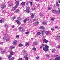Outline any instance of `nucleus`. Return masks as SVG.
Here are the masks:
<instances>
[{
	"instance_id": "19",
	"label": "nucleus",
	"mask_w": 60,
	"mask_h": 60,
	"mask_svg": "<svg viewBox=\"0 0 60 60\" xmlns=\"http://www.w3.org/2000/svg\"><path fill=\"white\" fill-rule=\"evenodd\" d=\"M45 34H49V31H46L45 32Z\"/></svg>"
},
{
	"instance_id": "16",
	"label": "nucleus",
	"mask_w": 60,
	"mask_h": 60,
	"mask_svg": "<svg viewBox=\"0 0 60 60\" xmlns=\"http://www.w3.org/2000/svg\"><path fill=\"white\" fill-rule=\"evenodd\" d=\"M31 15L32 17V18H34V14L32 13L31 14Z\"/></svg>"
},
{
	"instance_id": "35",
	"label": "nucleus",
	"mask_w": 60,
	"mask_h": 60,
	"mask_svg": "<svg viewBox=\"0 0 60 60\" xmlns=\"http://www.w3.org/2000/svg\"><path fill=\"white\" fill-rule=\"evenodd\" d=\"M25 31V30L22 29L20 31L21 32H24V31Z\"/></svg>"
},
{
	"instance_id": "63",
	"label": "nucleus",
	"mask_w": 60,
	"mask_h": 60,
	"mask_svg": "<svg viewBox=\"0 0 60 60\" xmlns=\"http://www.w3.org/2000/svg\"><path fill=\"white\" fill-rule=\"evenodd\" d=\"M56 56H55V55H53V57H55Z\"/></svg>"
},
{
	"instance_id": "60",
	"label": "nucleus",
	"mask_w": 60,
	"mask_h": 60,
	"mask_svg": "<svg viewBox=\"0 0 60 60\" xmlns=\"http://www.w3.org/2000/svg\"><path fill=\"white\" fill-rule=\"evenodd\" d=\"M34 10H35L36 9V7H35L34 8Z\"/></svg>"
},
{
	"instance_id": "44",
	"label": "nucleus",
	"mask_w": 60,
	"mask_h": 60,
	"mask_svg": "<svg viewBox=\"0 0 60 60\" xmlns=\"http://www.w3.org/2000/svg\"><path fill=\"white\" fill-rule=\"evenodd\" d=\"M42 24L43 25H45V22H43L42 23Z\"/></svg>"
},
{
	"instance_id": "51",
	"label": "nucleus",
	"mask_w": 60,
	"mask_h": 60,
	"mask_svg": "<svg viewBox=\"0 0 60 60\" xmlns=\"http://www.w3.org/2000/svg\"><path fill=\"white\" fill-rule=\"evenodd\" d=\"M23 51H24L23 52L24 53H26V51L25 50H23Z\"/></svg>"
},
{
	"instance_id": "12",
	"label": "nucleus",
	"mask_w": 60,
	"mask_h": 60,
	"mask_svg": "<svg viewBox=\"0 0 60 60\" xmlns=\"http://www.w3.org/2000/svg\"><path fill=\"white\" fill-rule=\"evenodd\" d=\"M42 28L43 29H44V28H45V27H44V26H40V29H42Z\"/></svg>"
},
{
	"instance_id": "25",
	"label": "nucleus",
	"mask_w": 60,
	"mask_h": 60,
	"mask_svg": "<svg viewBox=\"0 0 60 60\" xmlns=\"http://www.w3.org/2000/svg\"><path fill=\"white\" fill-rule=\"evenodd\" d=\"M54 20H55V18H53L51 19V21H54Z\"/></svg>"
},
{
	"instance_id": "61",
	"label": "nucleus",
	"mask_w": 60,
	"mask_h": 60,
	"mask_svg": "<svg viewBox=\"0 0 60 60\" xmlns=\"http://www.w3.org/2000/svg\"><path fill=\"white\" fill-rule=\"evenodd\" d=\"M51 30H54V29H53V28H51Z\"/></svg>"
},
{
	"instance_id": "1",
	"label": "nucleus",
	"mask_w": 60,
	"mask_h": 60,
	"mask_svg": "<svg viewBox=\"0 0 60 60\" xmlns=\"http://www.w3.org/2000/svg\"><path fill=\"white\" fill-rule=\"evenodd\" d=\"M45 47H44L43 49L45 51H49V47L47 45H45Z\"/></svg>"
},
{
	"instance_id": "56",
	"label": "nucleus",
	"mask_w": 60,
	"mask_h": 60,
	"mask_svg": "<svg viewBox=\"0 0 60 60\" xmlns=\"http://www.w3.org/2000/svg\"><path fill=\"white\" fill-rule=\"evenodd\" d=\"M47 57H49V55H47Z\"/></svg>"
},
{
	"instance_id": "21",
	"label": "nucleus",
	"mask_w": 60,
	"mask_h": 60,
	"mask_svg": "<svg viewBox=\"0 0 60 60\" xmlns=\"http://www.w3.org/2000/svg\"><path fill=\"white\" fill-rule=\"evenodd\" d=\"M15 21L17 22L18 24H19V21L18 20H16Z\"/></svg>"
},
{
	"instance_id": "13",
	"label": "nucleus",
	"mask_w": 60,
	"mask_h": 60,
	"mask_svg": "<svg viewBox=\"0 0 60 60\" xmlns=\"http://www.w3.org/2000/svg\"><path fill=\"white\" fill-rule=\"evenodd\" d=\"M57 39H60V35H58L57 37Z\"/></svg>"
},
{
	"instance_id": "49",
	"label": "nucleus",
	"mask_w": 60,
	"mask_h": 60,
	"mask_svg": "<svg viewBox=\"0 0 60 60\" xmlns=\"http://www.w3.org/2000/svg\"><path fill=\"white\" fill-rule=\"evenodd\" d=\"M57 48H58V49H60V46H58V47H57Z\"/></svg>"
},
{
	"instance_id": "22",
	"label": "nucleus",
	"mask_w": 60,
	"mask_h": 60,
	"mask_svg": "<svg viewBox=\"0 0 60 60\" xmlns=\"http://www.w3.org/2000/svg\"><path fill=\"white\" fill-rule=\"evenodd\" d=\"M23 46V45L21 44H20L19 45V47H22Z\"/></svg>"
},
{
	"instance_id": "7",
	"label": "nucleus",
	"mask_w": 60,
	"mask_h": 60,
	"mask_svg": "<svg viewBox=\"0 0 60 60\" xmlns=\"http://www.w3.org/2000/svg\"><path fill=\"white\" fill-rule=\"evenodd\" d=\"M5 7H6V6L4 4L2 5L1 7V9H4V8H5Z\"/></svg>"
},
{
	"instance_id": "27",
	"label": "nucleus",
	"mask_w": 60,
	"mask_h": 60,
	"mask_svg": "<svg viewBox=\"0 0 60 60\" xmlns=\"http://www.w3.org/2000/svg\"><path fill=\"white\" fill-rule=\"evenodd\" d=\"M33 50H36V49L35 48H33L32 49Z\"/></svg>"
},
{
	"instance_id": "33",
	"label": "nucleus",
	"mask_w": 60,
	"mask_h": 60,
	"mask_svg": "<svg viewBox=\"0 0 60 60\" xmlns=\"http://www.w3.org/2000/svg\"><path fill=\"white\" fill-rule=\"evenodd\" d=\"M26 21H27V20H26V19H25L24 21V23H26Z\"/></svg>"
},
{
	"instance_id": "57",
	"label": "nucleus",
	"mask_w": 60,
	"mask_h": 60,
	"mask_svg": "<svg viewBox=\"0 0 60 60\" xmlns=\"http://www.w3.org/2000/svg\"><path fill=\"white\" fill-rule=\"evenodd\" d=\"M11 11H14V10L12 9L11 10Z\"/></svg>"
},
{
	"instance_id": "50",
	"label": "nucleus",
	"mask_w": 60,
	"mask_h": 60,
	"mask_svg": "<svg viewBox=\"0 0 60 60\" xmlns=\"http://www.w3.org/2000/svg\"><path fill=\"white\" fill-rule=\"evenodd\" d=\"M19 29H22V27H19Z\"/></svg>"
},
{
	"instance_id": "39",
	"label": "nucleus",
	"mask_w": 60,
	"mask_h": 60,
	"mask_svg": "<svg viewBox=\"0 0 60 60\" xmlns=\"http://www.w3.org/2000/svg\"><path fill=\"white\" fill-rule=\"evenodd\" d=\"M19 35H17L16 36V38H19Z\"/></svg>"
},
{
	"instance_id": "6",
	"label": "nucleus",
	"mask_w": 60,
	"mask_h": 60,
	"mask_svg": "<svg viewBox=\"0 0 60 60\" xmlns=\"http://www.w3.org/2000/svg\"><path fill=\"white\" fill-rule=\"evenodd\" d=\"M55 60H60V57L59 56H58L57 57L55 58Z\"/></svg>"
},
{
	"instance_id": "8",
	"label": "nucleus",
	"mask_w": 60,
	"mask_h": 60,
	"mask_svg": "<svg viewBox=\"0 0 60 60\" xmlns=\"http://www.w3.org/2000/svg\"><path fill=\"white\" fill-rule=\"evenodd\" d=\"M15 3L16 4V5L17 6L19 5V2L18 1H17L15 2Z\"/></svg>"
},
{
	"instance_id": "64",
	"label": "nucleus",
	"mask_w": 60,
	"mask_h": 60,
	"mask_svg": "<svg viewBox=\"0 0 60 60\" xmlns=\"http://www.w3.org/2000/svg\"><path fill=\"white\" fill-rule=\"evenodd\" d=\"M58 2L59 3H60V0H59Z\"/></svg>"
},
{
	"instance_id": "36",
	"label": "nucleus",
	"mask_w": 60,
	"mask_h": 60,
	"mask_svg": "<svg viewBox=\"0 0 60 60\" xmlns=\"http://www.w3.org/2000/svg\"><path fill=\"white\" fill-rule=\"evenodd\" d=\"M14 60V57H12L9 60Z\"/></svg>"
},
{
	"instance_id": "34",
	"label": "nucleus",
	"mask_w": 60,
	"mask_h": 60,
	"mask_svg": "<svg viewBox=\"0 0 60 60\" xmlns=\"http://www.w3.org/2000/svg\"><path fill=\"white\" fill-rule=\"evenodd\" d=\"M51 7H50L49 8H48V10H51Z\"/></svg>"
},
{
	"instance_id": "55",
	"label": "nucleus",
	"mask_w": 60,
	"mask_h": 60,
	"mask_svg": "<svg viewBox=\"0 0 60 60\" xmlns=\"http://www.w3.org/2000/svg\"><path fill=\"white\" fill-rule=\"evenodd\" d=\"M56 4H58V2H56Z\"/></svg>"
},
{
	"instance_id": "23",
	"label": "nucleus",
	"mask_w": 60,
	"mask_h": 60,
	"mask_svg": "<svg viewBox=\"0 0 60 60\" xmlns=\"http://www.w3.org/2000/svg\"><path fill=\"white\" fill-rule=\"evenodd\" d=\"M18 6L16 5L15 6V7H13V8L14 9H16L17 8V7H18Z\"/></svg>"
},
{
	"instance_id": "20",
	"label": "nucleus",
	"mask_w": 60,
	"mask_h": 60,
	"mask_svg": "<svg viewBox=\"0 0 60 60\" xmlns=\"http://www.w3.org/2000/svg\"><path fill=\"white\" fill-rule=\"evenodd\" d=\"M55 51H56V50L54 49L52 50V53H54Z\"/></svg>"
},
{
	"instance_id": "48",
	"label": "nucleus",
	"mask_w": 60,
	"mask_h": 60,
	"mask_svg": "<svg viewBox=\"0 0 60 60\" xmlns=\"http://www.w3.org/2000/svg\"><path fill=\"white\" fill-rule=\"evenodd\" d=\"M18 60H22V59L21 58H20Z\"/></svg>"
},
{
	"instance_id": "24",
	"label": "nucleus",
	"mask_w": 60,
	"mask_h": 60,
	"mask_svg": "<svg viewBox=\"0 0 60 60\" xmlns=\"http://www.w3.org/2000/svg\"><path fill=\"white\" fill-rule=\"evenodd\" d=\"M12 56H11L9 55L8 56V58H9V59H10V58Z\"/></svg>"
},
{
	"instance_id": "45",
	"label": "nucleus",
	"mask_w": 60,
	"mask_h": 60,
	"mask_svg": "<svg viewBox=\"0 0 60 60\" xmlns=\"http://www.w3.org/2000/svg\"><path fill=\"white\" fill-rule=\"evenodd\" d=\"M56 12H57V13H60V12H59V11H56Z\"/></svg>"
},
{
	"instance_id": "26",
	"label": "nucleus",
	"mask_w": 60,
	"mask_h": 60,
	"mask_svg": "<svg viewBox=\"0 0 60 60\" xmlns=\"http://www.w3.org/2000/svg\"><path fill=\"white\" fill-rule=\"evenodd\" d=\"M10 55H13L14 54V53H13V52H10Z\"/></svg>"
},
{
	"instance_id": "3",
	"label": "nucleus",
	"mask_w": 60,
	"mask_h": 60,
	"mask_svg": "<svg viewBox=\"0 0 60 60\" xmlns=\"http://www.w3.org/2000/svg\"><path fill=\"white\" fill-rule=\"evenodd\" d=\"M30 8L29 7H28L26 9V11L28 12V13H29L30 12V11H29V9Z\"/></svg>"
},
{
	"instance_id": "43",
	"label": "nucleus",
	"mask_w": 60,
	"mask_h": 60,
	"mask_svg": "<svg viewBox=\"0 0 60 60\" xmlns=\"http://www.w3.org/2000/svg\"><path fill=\"white\" fill-rule=\"evenodd\" d=\"M34 44L35 45H37V42H35L34 43Z\"/></svg>"
},
{
	"instance_id": "15",
	"label": "nucleus",
	"mask_w": 60,
	"mask_h": 60,
	"mask_svg": "<svg viewBox=\"0 0 60 60\" xmlns=\"http://www.w3.org/2000/svg\"><path fill=\"white\" fill-rule=\"evenodd\" d=\"M14 48H15V46L12 45L11 46V49H14Z\"/></svg>"
},
{
	"instance_id": "41",
	"label": "nucleus",
	"mask_w": 60,
	"mask_h": 60,
	"mask_svg": "<svg viewBox=\"0 0 60 60\" xmlns=\"http://www.w3.org/2000/svg\"><path fill=\"white\" fill-rule=\"evenodd\" d=\"M19 10L17 9L16 11V12H19Z\"/></svg>"
},
{
	"instance_id": "59",
	"label": "nucleus",
	"mask_w": 60,
	"mask_h": 60,
	"mask_svg": "<svg viewBox=\"0 0 60 60\" xmlns=\"http://www.w3.org/2000/svg\"><path fill=\"white\" fill-rule=\"evenodd\" d=\"M12 5H13V4H11V5H9V6H12Z\"/></svg>"
},
{
	"instance_id": "9",
	"label": "nucleus",
	"mask_w": 60,
	"mask_h": 60,
	"mask_svg": "<svg viewBox=\"0 0 60 60\" xmlns=\"http://www.w3.org/2000/svg\"><path fill=\"white\" fill-rule=\"evenodd\" d=\"M17 40L15 41L13 43V44L14 45H16L17 44Z\"/></svg>"
},
{
	"instance_id": "32",
	"label": "nucleus",
	"mask_w": 60,
	"mask_h": 60,
	"mask_svg": "<svg viewBox=\"0 0 60 60\" xmlns=\"http://www.w3.org/2000/svg\"><path fill=\"white\" fill-rule=\"evenodd\" d=\"M6 37H4L3 38V39L4 40H5L6 39Z\"/></svg>"
},
{
	"instance_id": "46",
	"label": "nucleus",
	"mask_w": 60,
	"mask_h": 60,
	"mask_svg": "<svg viewBox=\"0 0 60 60\" xmlns=\"http://www.w3.org/2000/svg\"><path fill=\"white\" fill-rule=\"evenodd\" d=\"M4 52H5V51H2L1 53H4Z\"/></svg>"
},
{
	"instance_id": "54",
	"label": "nucleus",
	"mask_w": 60,
	"mask_h": 60,
	"mask_svg": "<svg viewBox=\"0 0 60 60\" xmlns=\"http://www.w3.org/2000/svg\"><path fill=\"white\" fill-rule=\"evenodd\" d=\"M9 41V39H7L6 40V41Z\"/></svg>"
},
{
	"instance_id": "4",
	"label": "nucleus",
	"mask_w": 60,
	"mask_h": 60,
	"mask_svg": "<svg viewBox=\"0 0 60 60\" xmlns=\"http://www.w3.org/2000/svg\"><path fill=\"white\" fill-rule=\"evenodd\" d=\"M43 42H45V43H47L48 42V41L46 39H44L43 41Z\"/></svg>"
},
{
	"instance_id": "62",
	"label": "nucleus",
	"mask_w": 60,
	"mask_h": 60,
	"mask_svg": "<svg viewBox=\"0 0 60 60\" xmlns=\"http://www.w3.org/2000/svg\"><path fill=\"white\" fill-rule=\"evenodd\" d=\"M5 35L7 36H8V34H5Z\"/></svg>"
},
{
	"instance_id": "58",
	"label": "nucleus",
	"mask_w": 60,
	"mask_h": 60,
	"mask_svg": "<svg viewBox=\"0 0 60 60\" xmlns=\"http://www.w3.org/2000/svg\"><path fill=\"white\" fill-rule=\"evenodd\" d=\"M55 27L56 28H58V27L57 26H56Z\"/></svg>"
},
{
	"instance_id": "11",
	"label": "nucleus",
	"mask_w": 60,
	"mask_h": 60,
	"mask_svg": "<svg viewBox=\"0 0 60 60\" xmlns=\"http://www.w3.org/2000/svg\"><path fill=\"white\" fill-rule=\"evenodd\" d=\"M17 19H19V20L22 19L20 17H19L17 18Z\"/></svg>"
},
{
	"instance_id": "53",
	"label": "nucleus",
	"mask_w": 60,
	"mask_h": 60,
	"mask_svg": "<svg viewBox=\"0 0 60 60\" xmlns=\"http://www.w3.org/2000/svg\"><path fill=\"white\" fill-rule=\"evenodd\" d=\"M39 58V57H36V59H38V58Z\"/></svg>"
},
{
	"instance_id": "38",
	"label": "nucleus",
	"mask_w": 60,
	"mask_h": 60,
	"mask_svg": "<svg viewBox=\"0 0 60 60\" xmlns=\"http://www.w3.org/2000/svg\"><path fill=\"white\" fill-rule=\"evenodd\" d=\"M26 20L27 21H28V20H29V18H26Z\"/></svg>"
},
{
	"instance_id": "40",
	"label": "nucleus",
	"mask_w": 60,
	"mask_h": 60,
	"mask_svg": "<svg viewBox=\"0 0 60 60\" xmlns=\"http://www.w3.org/2000/svg\"><path fill=\"white\" fill-rule=\"evenodd\" d=\"M56 5L57 7H59L60 6H59V4H56Z\"/></svg>"
},
{
	"instance_id": "37",
	"label": "nucleus",
	"mask_w": 60,
	"mask_h": 60,
	"mask_svg": "<svg viewBox=\"0 0 60 60\" xmlns=\"http://www.w3.org/2000/svg\"><path fill=\"white\" fill-rule=\"evenodd\" d=\"M56 10H52V12H56Z\"/></svg>"
},
{
	"instance_id": "5",
	"label": "nucleus",
	"mask_w": 60,
	"mask_h": 60,
	"mask_svg": "<svg viewBox=\"0 0 60 60\" xmlns=\"http://www.w3.org/2000/svg\"><path fill=\"white\" fill-rule=\"evenodd\" d=\"M4 19L2 18L1 20H0V23H4Z\"/></svg>"
},
{
	"instance_id": "14",
	"label": "nucleus",
	"mask_w": 60,
	"mask_h": 60,
	"mask_svg": "<svg viewBox=\"0 0 60 60\" xmlns=\"http://www.w3.org/2000/svg\"><path fill=\"white\" fill-rule=\"evenodd\" d=\"M44 33H45V30L43 31H42V32L41 33L42 35H43V34H44Z\"/></svg>"
},
{
	"instance_id": "2",
	"label": "nucleus",
	"mask_w": 60,
	"mask_h": 60,
	"mask_svg": "<svg viewBox=\"0 0 60 60\" xmlns=\"http://www.w3.org/2000/svg\"><path fill=\"white\" fill-rule=\"evenodd\" d=\"M27 56H28V54L27 53H26L25 56H24V58L25 59V60H28V58L27 57Z\"/></svg>"
},
{
	"instance_id": "31",
	"label": "nucleus",
	"mask_w": 60,
	"mask_h": 60,
	"mask_svg": "<svg viewBox=\"0 0 60 60\" xmlns=\"http://www.w3.org/2000/svg\"><path fill=\"white\" fill-rule=\"evenodd\" d=\"M39 15L40 17H43V15L42 14H39Z\"/></svg>"
},
{
	"instance_id": "10",
	"label": "nucleus",
	"mask_w": 60,
	"mask_h": 60,
	"mask_svg": "<svg viewBox=\"0 0 60 60\" xmlns=\"http://www.w3.org/2000/svg\"><path fill=\"white\" fill-rule=\"evenodd\" d=\"M21 5H22V6H25V2H22L21 3Z\"/></svg>"
},
{
	"instance_id": "28",
	"label": "nucleus",
	"mask_w": 60,
	"mask_h": 60,
	"mask_svg": "<svg viewBox=\"0 0 60 60\" xmlns=\"http://www.w3.org/2000/svg\"><path fill=\"white\" fill-rule=\"evenodd\" d=\"M35 24H36V25H38V24H39V22L37 21L35 22Z\"/></svg>"
},
{
	"instance_id": "18",
	"label": "nucleus",
	"mask_w": 60,
	"mask_h": 60,
	"mask_svg": "<svg viewBox=\"0 0 60 60\" xmlns=\"http://www.w3.org/2000/svg\"><path fill=\"white\" fill-rule=\"evenodd\" d=\"M41 34V32H38L37 34V35H40Z\"/></svg>"
},
{
	"instance_id": "52",
	"label": "nucleus",
	"mask_w": 60,
	"mask_h": 60,
	"mask_svg": "<svg viewBox=\"0 0 60 60\" xmlns=\"http://www.w3.org/2000/svg\"><path fill=\"white\" fill-rule=\"evenodd\" d=\"M42 47H44V45L43 44L42 45Z\"/></svg>"
},
{
	"instance_id": "30",
	"label": "nucleus",
	"mask_w": 60,
	"mask_h": 60,
	"mask_svg": "<svg viewBox=\"0 0 60 60\" xmlns=\"http://www.w3.org/2000/svg\"><path fill=\"white\" fill-rule=\"evenodd\" d=\"M16 18V17H14L12 18V19L14 20V19H15Z\"/></svg>"
},
{
	"instance_id": "42",
	"label": "nucleus",
	"mask_w": 60,
	"mask_h": 60,
	"mask_svg": "<svg viewBox=\"0 0 60 60\" xmlns=\"http://www.w3.org/2000/svg\"><path fill=\"white\" fill-rule=\"evenodd\" d=\"M29 32L28 31L26 33H25L26 34H28L29 33Z\"/></svg>"
},
{
	"instance_id": "29",
	"label": "nucleus",
	"mask_w": 60,
	"mask_h": 60,
	"mask_svg": "<svg viewBox=\"0 0 60 60\" xmlns=\"http://www.w3.org/2000/svg\"><path fill=\"white\" fill-rule=\"evenodd\" d=\"M7 26H8L7 24H5V26H4L6 28V27H8Z\"/></svg>"
},
{
	"instance_id": "47",
	"label": "nucleus",
	"mask_w": 60,
	"mask_h": 60,
	"mask_svg": "<svg viewBox=\"0 0 60 60\" xmlns=\"http://www.w3.org/2000/svg\"><path fill=\"white\" fill-rule=\"evenodd\" d=\"M30 4L31 5H33V3L32 2H30Z\"/></svg>"
},
{
	"instance_id": "17",
	"label": "nucleus",
	"mask_w": 60,
	"mask_h": 60,
	"mask_svg": "<svg viewBox=\"0 0 60 60\" xmlns=\"http://www.w3.org/2000/svg\"><path fill=\"white\" fill-rule=\"evenodd\" d=\"M25 45V46H28V45H29V43H28L27 42H26Z\"/></svg>"
}]
</instances>
